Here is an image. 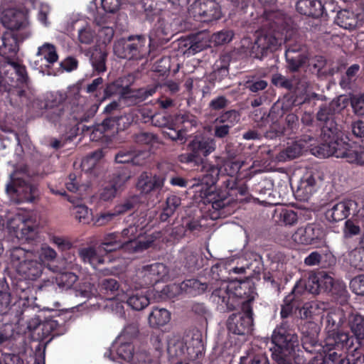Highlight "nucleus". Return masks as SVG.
I'll use <instances>...</instances> for the list:
<instances>
[{
	"label": "nucleus",
	"instance_id": "34",
	"mask_svg": "<svg viewBox=\"0 0 364 364\" xmlns=\"http://www.w3.org/2000/svg\"><path fill=\"white\" fill-rule=\"evenodd\" d=\"M336 23L341 28L352 30L363 26L364 16L355 15L348 10H342L337 14Z\"/></svg>",
	"mask_w": 364,
	"mask_h": 364
},
{
	"label": "nucleus",
	"instance_id": "23",
	"mask_svg": "<svg viewBox=\"0 0 364 364\" xmlns=\"http://www.w3.org/2000/svg\"><path fill=\"white\" fill-rule=\"evenodd\" d=\"M287 60L290 63L291 68L311 67L312 68H323L328 65L327 61L322 56H316L311 59L299 53L296 48H289L286 51Z\"/></svg>",
	"mask_w": 364,
	"mask_h": 364
},
{
	"label": "nucleus",
	"instance_id": "20",
	"mask_svg": "<svg viewBox=\"0 0 364 364\" xmlns=\"http://www.w3.org/2000/svg\"><path fill=\"white\" fill-rule=\"evenodd\" d=\"M360 208L358 203L351 198H346L335 204L330 205L325 212V217L329 222L336 223L345 219Z\"/></svg>",
	"mask_w": 364,
	"mask_h": 364
},
{
	"label": "nucleus",
	"instance_id": "3",
	"mask_svg": "<svg viewBox=\"0 0 364 364\" xmlns=\"http://www.w3.org/2000/svg\"><path fill=\"white\" fill-rule=\"evenodd\" d=\"M322 348L324 355L320 364H350L349 355L358 360L363 354L364 360V350L360 349L354 336L342 330L327 334Z\"/></svg>",
	"mask_w": 364,
	"mask_h": 364
},
{
	"label": "nucleus",
	"instance_id": "12",
	"mask_svg": "<svg viewBox=\"0 0 364 364\" xmlns=\"http://www.w3.org/2000/svg\"><path fill=\"white\" fill-rule=\"evenodd\" d=\"M344 107L345 105L341 106L340 100H334L328 105L320 107L316 114V119L322 123L321 136L323 141V144H329L330 141L335 140L343 135L342 131L335 121V114Z\"/></svg>",
	"mask_w": 364,
	"mask_h": 364
},
{
	"label": "nucleus",
	"instance_id": "61",
	"mask_svg": "<svg viewBox=\"0 0 364 364\" xmlns=\"http://www.w3.org/2000/svg\"><path fill=\"white\" fill-rule=\"evenodd\" d=\"M14 333V327L10 323L0 324V346H6L12 339Z\"/></svg>",
	"mask_w": 364,
	"mask_h": 364
},
{
	"label": "nucleus",
	"instance_id": "31",
	"mask_svg": "<svg viewBox=\"0 0 364 364\" xmlns=\"http://www.w3.org/2000/svg\"><path fill=\"white\" fill-rule=\"evenodd\" d=\"M280 44L279 40L271 34H262L257 36L250 51V55L256 58H262L270 50H275Z\"/></svg>",
	"mask_w": 364,
	"mask_h": 364
},
{
	"label": "nucleus",
	"instance_id": "30",
	"mask_svg": "<svg viewBox=\"0 0 364 364\" xmlns=\"http://www.w3.org/2000/svg\"><path fill=\"white\" fill-rule=\"evenodd\" d=\"M129 178L126 173H114L112 179L105 183L100 192V198L104 201H109L116 197L117 192L122 188Z\"/></svg>",
	"mask_w": 364,
	"mask_h": 364
},
{
	"label": "nucleus",
	"instance_id": "43",
	"mask_svg": "<svg viewBox=\"0 0 364 364\" xmlns=\"http://www.w3.org/2000/svg\"><path fill=\"white\" fill-rule=\"evenodd\" d=\"M348 325L353 333L352 336L360 346V343H364V317L358 314H351L348 318Z\"/></svg>",
	"mask_w": 364,
	"mask_h": 364
},
{
	"label": "nucleus",
	"instance_id": "33",
	"mask_svg": "<svg viewBox=\"0 0 364 364\" xmlns=\"http://www.w3.org/2000/svg\"><path fill=\"white\" fill-rule=\"evenodd\" d=\"M148 153L132 148L121 149L115 155V161L118 164H132L142 166L146 162Z\"/></svg>",
	"mask_w": 364,
	"mask_h": 364
},
{
	"label": "nucleus",
	"instance_id": "14",
	"mask_svg": "<svg viewBox=\"0 0 364 364\" xmlns=\"http://www.w3.org/2000/svg\"><path fill=\"white\" fill-rule=\"evenodd\" d=\"M254 318L252 306L242 304L241 311L232 314L227 321V328L230 333L238 336L251 334L253 331Z\"/></svg>",
	"mask_w": 364,
	"mask_h": 364
},
{
	"label": "nucleus",
	"instance_id": "50",
	"mask_svg": "<svg viewBox=\"0 0 364 364\" xmlns=\"http://www.w3.org/2000/svg\"><path fill=\"white\" fill-rule=\"evenodd\" d=\"M181 198L176 195H171L166 200V205L159 215L161 222H166L173 215L176 210L181 205Z\"/></svg>",
	"mask_w": 364,
	"mask_h": 364
},
{
	"label": "nucleus",
	"instance_id": "27",
	"mask_svg": "<svg viewBox=\"0 0 364 364\" xmlns=\"http://www.w3.org/2000/svg\"><path fill=\"white\" fill-rule=\"evenodd\" d=\"M18 50L17 40L11 32H6L0 36V55L4 59L5 65L18 68L19 65L16 60Z\"/></svg>",
	"mask_w": 364,
	"mask_h": 364
},
{
	"label": "nucleus",
	"instance_id": "25",
	"mask_svg": "<svg viewBox=\"0 0 364 364\" xmlns=\"http://www.w3.org/2000/svg\"><path fill=\"white\" fill-rule=\"evenodd\" d=\"M272 83L276 87L286 89L291 92L290 100L294 107L303 105L308 100V95L304 90L299 91L295 87L293 80L287 78L281 74L275 73L272 76Z\"/></svg>",
	"mask_w": 364,
	"mask_h": 364
},
{
	"label": "nucleus",
	"instance_id": "24",
	"mask_svg": "<svg viewBox=\"0 0 364 364\" xmlns=\"http://www.w3.org/2000/svg\"><path fill=\"white\" fill-rule=\"evenodd\" d=\"M318 173L311 168L306 171L301 178L296 190L294 191L296 198L301 201H307L316 191Z\"/></svg>",
	"mask_w": 364,
	"mask_h": 364
},
{
	"label": "nucleus",
	"instance_id": "49",
	"mask_svg": "<svg viewBox=\"0 0 364 364\" xmlns=\"http://www.w3.org/2000/svg\"><path fill=\"white\" fill-rule=\"evenodd\" d=\"M274 218L277 221L284 225H294L298 221L297 213L288 208H277L274 210Z\"/></svg>",
	"mask_w": 364,
	"mask_h": 364
},
{
	"label": "nucleus",
	"instance_id": "47",
	"mask_svg": "<svg viewBox=\"0 0 364 364\" xmlns=\"http://www.w3.org/2000/svg\"><path fill=\"white\" fill-rule=\"evenodd\" d=\"M164 186V179L158 176L149 177L141 175L138 180L136 186L143 193H149L151 191L161 188Z\"/></svg>",
	"mask_w": 364,
	"mask_h": 364
},
{
	"label": "nucleus",
	"instance_id": "22",
	"mask_svg": "<svg viewBox=\"0 0 364 364\" xmlns=\"http://www.w3.org/2000/svg\"><path fill=\"white\" fill-rule=\"evenodd\" d=\"M8 228L19 240H31L33 237L34 221L28 215L17 214L8 222Z\"/></svg>",
	"mask_w": 364,
	"mask_h": 364
},
{
	"label": "nucleus",
	"instance_id": "16",
	"mask_svg": "<svg viewBox=\"0 0 364 364\" xmlns=\"http://www.w3.org/2000/svg\"><path fill=\"white\" fill-rule=\"evenodd\" d=\"M65 98L62 94L58 92H50L46 95L43 108L47 110L46 117L52 123H62L64 117L68 118V125L72 127L70 123L73 124V121L69 118L70 113L73 112V107L77 105L72 106L70 111L65 109L63 102Z\"/></svg>",
	"mask_w": 364,
	"mask_h": 364
},
{
	"label": "nucleus",
	"instance_id": "21",
	"mask_svg": "<svg viewBox=\"0 0 364 364\" xmlns=\"http://www.w3.org/2000/svg\"><path fill=\"white\" fill-rule=\"evenodd\" d=\"M201 166L202 174L199 176L198 181L200 183V186H205V190L203 193V188L199 191L201 192L200 197L205 205L208 206V210H210L211 203L205 202V196L209 192H215L214 186L219 179V176L221 169L218 166L208 164L206 161L199 164ZM218 190L216 191L218 192Z\"/></svg>",
	"mask_w": 364,
	"mask_h": 364
},
{
	"label": "nucleus",
	"instance_id": "9",
	"mask_svg": "<svg viewBox=\"0 0 364 364\" xmlns=\"http://www.w3.org/2000/svg\"><path fill=\"white\" fill-rule=\"evenodd\" d=\"M136 230V228L130 226L124 229L122 232H117L107 234L98 247V252L100 254H107L119 249H123L129 252H139L147 250L151 246L152 241H141L131 238L127 241L122 240V238L128 237L129 235L135 237L134 233Z\"/></svg>",
	"mask_w": 364,
	"mask_h": 364
},
{
	"label": "nucleus",
	"instance_id": "56",
	"mask_svg": "<svg viewBox=\"0 0 364 364\" xmlns=\"http://www.w3.org/2000/svg\"><path fill=\"white\" fill-rule=\"evenodd\" d=\"M301 120L303 124V127L301 128V132L302 133H304L306 132L310 133L309 134L302 135L301 140L306 143L311 142V141L314 140V139L316 138V134H312L311 130L309 128V127H311L313 125L314 117L311 114L305 112L303 114Z\"/></svg>",
	"mask_w": 364,
	"mask_h": 364
},
{
	"label": "nucleus",
	"instance_id": "29",
	"mask_svg": "<svg viewBox=\"0 0 364 364\" xmlns=\"http://www.w3.org/2000/svg\"><path fill=\"white\" fill-rule=\"evenodd\" d=\"M174 121L176 124H181L182 127L176 129L168 125L165 127L166 129L163 132L165 137L173 141L183 140L185 134L184 130L196 125V117L188 113L176 115Z\"/></svg>",
	"mask_w": 364,
	"mask_h": 364
},
{
	"label": "nucleus",
	"instance_id": "35",
	"mask_svg": "<svg viewBox=\"0 0 364 364\" xmlns=\"http://www.w3.org/2000/svg\"><path fill=\"white\" fill-rule=\"evenodd\" d=\"M142 272L144 273L146 284L154 285L162 279L166 275L168 271L166 265L162 263L155 262L144 266Z\"/></svg>",
	"mask_w": 364,
	"mask_h": 364
},
{
	"label": "nucleus",
	"instance_id": "10",
	"mask_svg": "<svg viewBox=\"0 0 364 364\" xmlns=\"http://www.w3.org/2000/svg\"><path fill=\"white\" fill-rule=\"evenodd\" d=\"M306 282L307 290L312 294L326 292L341 304L347 300L348 291L345 284L335 282L333 277L323 271L310 274Z\"/></svg>",
	"mask_w": 364,
	"mask_h": 364
},
{
	"label": "nucleus",
	"instance_id": "46",
	"mask_svg": "<svg viewBox=\"0 0 364 364\" xmlns=\"http://www.w3.org/2000/svg\"><path fill=\"white\" fill-rule=\"evenodd\" d=\"M149 323L151 328H159L171 320V313L164 308H154L149 315Z\"/></svg>",
	"mask_w": 364,
	"mask_h": 364
},
{
	"label": "nucleus",
	"instance_id": "52",
	"mask_svg": "<svg viewBox=\"0 0 364 364\" xmlns=\"http://www.w3.org/2000/svg\"><path fill=\"white\" fill-rule=\"evenodd\" d=\"M273 188L274 183L272 180L264 178L253 185L252 191L260 197L264 198L272 195Z\"/></svg>",
	"mask_w": 364,
	"mask_h": 364
},
{
	"label": "nucleus",
	"instance_id": "57",
	"mask_svg": "<svg viewBox=\"0 0 364 364\" xmlns=\"http://www.w3.org/2000/svg\"><path fill=\"white\" fill-rule=\"evenodd\" d=\"M127 304L134 310L140 311L149 304V299L143 294H133L127 298Z\"/></svg>",
	"mask_w": 364,
	"mask_h": 364
},
{
	"label": "nucleus",
	"instance_id": "5",
	"mask_svg": "<svg viewBox=\"0 0 364 364\" xmlns=\"http://www.w3.org/2000/svg\"><path fill=\"white\" fill-rule=\"evenodd\" d=\"M271 341L273 346L270 348L272 357L277 363L287 364L294 360L296 364H304V360L296 355L299 341L297 334L287 321H283L272 332Z\"/></svg>",
	"mask_w": 364,
	"mask_h": 364
},
{
	"label": "nucleus",
	"instance_id": "37",
	"mask_svg": "<svg viewBox=\"0 0 364 364\" xmlns=\"http://www.w3.org/2000/svg\"><path fill=\"white\" fill-rule=\"evenodd\" d=\"M245 272V267H234L228 269L226 264H216L211 267L213 278L221 282L235 280L232 274H242Z\"/></svg>",
	"mask_w": 364,
	"mask_h": 364
},
{
	"label": "nucleus",
	"instance_id": "59",
	"mask_svg": "<svg viewBox=\"0 0 364 364\" xmlns=\"http://www.w3.org/2000/svg\"><path fill=\"white\" fill-rule=\"evenodd\" d=\"M78 277L73 272H66L56 277V282L60 287L70 289L77 281Z\"/></svg>",
	"mask_w": 364,
	"mask_h": 364
},
{
	"label": "nucleus",
	"instance_id": "41",
	"mask_svg": "<svg viewBox=\"0 0 364 364\" xmlns=\"http://www.w3.org/2000/svg\"><path fill=\"white\" fill-rule=\"evenodd\" d=\"M99 289L100 292L104 294L106 299L108 300H121L119 296V284L112 278H105L99 283Z\"/></svg>",
	"mask_w": 364,
	"mask_h": 364
},
{
	"label": "nucleus",
	"instance_id": "64",
	"mask_svg": "<svg viewBox=\"0 0 364 364\" xmlns=\"http://www.w3.org/2000/svg\"><path fill=\"white\" fill-rule=\"evenodd\" d=\"M350 103L353 112L356 115H364V93L351 97Z\"/></svg>",
	"mask_w": 364,
	"mask_h": 364
},
{
	"label": "nucleus",
	"instance_id": "2",
	"mask_svg": "<svg viewBox=\"0 0 364 364\" xmlns=\"http://www.w3.org/2000/svg\"><path fill=\"white\" fill-rule=\"evenodd\" d=\"M241 168L239 161L228 160L224 162L223 169L226 176H222V186L218 192H209L205 202L211 203V208L220 210L234 202L242 201L247 193V186L242 181L235 178Z\"/></svg>",
	"mask_w": 364,
	"mask_h": 364
},
{
	"label": "nucleus",
	"instance_id": "11",
	"mask_svg": "<svg viewBox=\"0 0 364 364\" xmlns=\"http://www.w3.org/2000/svg\"><path fill=\"white\" fill-rule=\"evenodd\" d=\"M159 33H162V31H158L156 36L153 33L150 35L149 47L146 46V39L140 36L129 38L128 40L120 39L114 43V52L120 58L141 59L150 53L149 47L154 46L156 43V37H159V43H164V40L160 36Z\"/></svg>",
	"mask_w": 364,
	"mask_h": 364
},
{
	"label": "nucleus",
	"instance_id": "6",
	"mask_svg": "<svg viewBox=\"0 0 364 364\" xmlns=\"http://www.w3.org/2000/svg\"><path fill=\"white\" fill-rule=\"evenodd\" d=\"M93 116L94 114L92 112L85 111L82 106L77 105L73 107L69 119L73 121V124L70 123V125L75 127L77 132H81L82 134L91 131L90 139L96 141L101 140L103 137H109L110 134L114 132L115 129H120V122L123 120L122 115L107 116L102 123L92 127L83 124L89 122Z\"/></svg>",
	"mask_w": 364,
	"mask_h": 364
},
{
	"label": "nucleus",
	"instance_id": "17",
	"mask_svg": "<svg viewBox=\"0 0 364 364\" xmlns=\"http://www.w3.org/2000/svg\"><path fill=\"white\" fill-rule=\"evenodd\" d=\"M216 145L214 139L202 135L196 136L188 144V153L186 158L188 163L199 164L205 161L202 156H207L215 150Z\"/></svg>",
	"mask_w": 364,
	"mask_h": 364
},
{
	"label": "nucleus",
	"instance_id": "1",
	"mask_svg": "<svg viewBox=\"0 0 364 364\" xmlns=\"http://www.w3.org/2000/svg\"><path fill=\"white\" fill-rule=\"evenodd\" d=\"M66 322L67 314L57 310L50 311L43 321L37 317L27 322V329L32 341L38 342L34 347V364H45L47 345L54 337L63 335L67 331Z\"/></svg>",
	"mask_w": 364,
	"mask_h": 364
},
{
	"label": "nucleus",
	"instance_id": "62",
	"mask_svg": "<svg viewBox=\"0 0 364 364\" xmlns=\"http://www.w3.org/2000/svg\"><path fill=\"white\" fill-rule=\"evenodd\" d=\"M75 218L83 224H89L92 220V211L85 205H79L75 208Z\"/></svg>",
	"mask_w": 364,
	"mask_h": 364
},
{
	"label": "nucleus",
	"instance_id": "8",
	"mask_svg": "<svg viewBox=\"0 0 364 364\" xmlns=\"http://www.w3.org/2000/svg\"><path fill=\"white\" fill-rule=\"evenodd\" d=\"M202 335L193 333L191 338L187 335L172 334L167 338V351L170 356L196 360L204 353Z\"/></svg>",
	"mask_w": 364,
	"mask_h": 364
},
{
	"label": "nucleus",
	"instance_id": "39",
	"mask_svg": "<svg viewBox=\"0 0 364 364\" xmlns=\"http://www.w3.org/2000/svg\"><path fill=\"white\" fill-rule=\"evenodd\" d=\"M179 258L182 265L189 272H194L199 269L203 262L202 259L200 262L199 261V256L196 252L188 248L183 249L180 252Z\"/></svg>",
	"mask_w": 364,
	"mask_h": 364
},
{
	"label": "nucleus",
	"instance_id": "28",
	"mask_svg": "<svg viewBox=\"0 0 364 364\" xmlns=\"http://www.w3.org/2000/svg\"><path fill=\"white\" fill-rule=\"evenodd\" d=\"M210 38L206 33H200L187 38L180 39L178 48L184 55H194L210 46Z\"/></svg>",
	"mask_w": 364,
	"mask_h": 364
},
{
	"label": "nucleus",
	"instance_id": "15",
	"mask_svg": "<svg viewBox=\"0 0 364 364\" xmlns=\"http://www.w3.org/2000/svg\"><path fill=\"white\" fill-rule=\"evenodd\" d=\"M6 193L16 203L33 202L37 196V188L17 176L15 173L10 176V181L6 186Z\"/></svg>",
	"mask_w": 364,
	"mask_h": 364
},
{
	"label": "nucleus",
	"instance_id": "32",
	"mask_svg": "<svg viewBox=\"0 0 364 364\" xmlns=\"http://www.w3.org/2000/svg\"><path fill=\"white\" fill-rule=\"evenodd\" d=\"M193 10L195 16L204 17V21H213L220 17L218 4L213 0H199L194 3Z\"/></svg>",
	"mask_w": 364,
	"mask_h": 364
},
{
	"label": "nucleus",
	"instance_id": "18",
	"mask_svg": "<svg viewBox=\"0 0 364 364\" xmlns=\"http://www.w3.org/2000/svg\"><path fill=\"white\" fill-rule=\"evenodd\" d=\"M291 237L296 243L317 248L324 243L325 232L320 225L309 223L305 227L299 228Z\"/></svg>",
	"mask_w": 364,
	"mask_h": 364
},
{
	"label": "nucleus",
	"instance_id": "45",
	"mask_svg": "<svg viewBox=\"0 0 364 364\" xmlns=\"http://www.w3.org/2000/svg\"><path fill=\"white\" fill-rule=\"evenodd\" d=\"M33 253L20 247H15L9 250V259L11 266L18 272L20 267L32 257Z\"/></svg>",
	"mask_w": 364,
	"mask_h": 364
},
{
	"label": "nucleus",
	"instance_id": "60",
	"mask_svg": "<svg viewBox=\"0 0 364 364\" xmlns=\"http://www.w3.org/2000/svg\"><path fill=\"white\" fill-rule=\"evenodd\" d=\"M303 150V146L297 142H294L287 146L281 153V156L284 159H293L299 156Z\"/></svg>",
	"mask_w": 364,
	"mask_h": 364
},
{
	"label": "nucleus",
	"instance_id": "7",
	"mask_svg": "<svg viewBox=\"0 0 364 364\" xmlns=\"http://www.w3.org/2000/svg\"><path fill=\"white\" fill-rule=\"evenodd\" d=\"M313 154L320 158L334 156L345 159L346 162L353 165L364 166V146L355 142H350L344 134L338 139L330 141L329 144H321L313 149Z\"/></svg>",
	"mask_w": 364,
	"mask_h": 364
},
{
	"label": "nucleus",
	"instance_id": "19",
	"mask_svg": "<svg viewBox=\"0 0 364 364\" xmlns=\"http://www.w3.org/2000/svg\"><path fill=\"white\" fill-rule=\"evenodd\" d=\"M307 290L306 279H300L294 285L291 293L285 296L282 305L280 315L282 318H288L294 311L301 308Z\"/></svg>",
	"mask_w": 364,
	"mask_h": 364
},
{
	"label": "nucleus",
	"instance_id": "58",
	"mask_svg": "<svg viewBox=\"0 0 364 364\" xmlns=\"http://www.w3.org/2000/svg\"><path fill=\"white\" fill-rule=\"evenodd\" d=\"M239 364H270L265 353H250L240 357Z\"/></svg>",
	"mask_w": 364,
	"mask_h": 364
},
{
	"label": "nucleus",
	"instance_id": "42",
	"mask_svg": "<svg viewBox=\"0 0 364 364\" xmlns=\"http://www.w3.org/2000/svg\"><path fill=\"white\" fill-rule=\"evenodd\" d=\"M75 26L78 31V40L81 43L90 44L96 37V33L91 24L85 19L80 18L75 22Z\"/></svg>",
	"mask_w": 364,
	"mask_h": 364
},
{
	"label": "nucleus",
	"instance_id": "63",
	"mask_svg": "<svg viewBox=\"0 0 364 364\" xmlns=\"http://www.w3.org/2000/svg\"><path fill=\"white\" fill-rule=\"evenodd\" d=\"M106 52L102 49H95L90 58V62L94 68H105Z\"/></svg>",
	"mask_w": 364,
	"mask_h": 364
},
{
	"label": "nucleus",
	"instance_id": "13",
	"mask_svg": "<svg viewBox=\"0 0 364 364\" xmlns=\"http://www.w3.org/2000/svg\"><path fill=\"white\" fill-rule=\"evenodd\" d=\"M28 279H18L14 284V292L18 297L17 302H15L14 307L21 309V311L16 309V316L18 321H23L26 317H28L31 310H34L37 305L36 304V297L33 292L35 289L31 285Z\"/></svg>",
	"mask_w": 364,
	"mask_h": 364
},
{
	"label": "nucleus",
	"instance_id": "40",
	"mask_svg": "<svg viewBox=\"0 0 364 364\" xmlns=\"http://www.w3.org/2000/svg\"><path fill=\"white\" fill-rule=\"evenodd\" d=\"M326 335L341 331V327L345 321L343 311L336 309L328 312L325 317Z\"/></svg>",
	"mask_w": 364,
	"mask_h": 364
},
{
	"label": "nucleus",
	"instance_id": "4",
	"mask_svg": "<svg viewBox=\"0 0 364 364\" xmlns=\"http://www.w3.org/2000/svg\"><path fill=\"white\" fill-rule=\"evenodd\" d=\"M255 288L250 279L243 280L235 277V280L221 282L211 294V299L221 311H230L242 304L252 305L255 299Z\"/></svg>",
	"mask_w": 364,
	"mask_h": 364
},
{
	"label": "nucleus",
	"instance_id": "26",
	"mask_svg": "<svg viewBox=\"0 0 364 364\" xmlns=\"http://www.w3.org/2000/svg\"><path fill=\"white\" fill-rule=\"evenodd\" d=\"M240 119L239 112L235 109L226 111L218 116L214 121V136L218 139L226 137Z\"/></svg>",
	"mask_w": 364,
	"mask_h": 364
},
{
	"label": "nucleus",
	"instance_id": "36",
	"mask_svg": "<svg viewBox=\"0 0 364 364\" xmlns=\"http://www.w3.org/2000/svg\"><path fill=\"white\" fill-rule=\"evenodd\" d=\"M3 23L6 27L11 31H19L27 26L28 20L23 12L10 10L6 11L4 15Z\"/></svg>",
	"mask_w": 364,
	"mask_h": 364
},
{
	"label": "nucleus",
	"instance_id": "44",
	"mask_svg": "<svg viewBox=\"0 0 364 364\" xmlns=\"http://www.w3.org/2000/svg\"><path fill=\"white\" fill-rule=\"evenodd\" d=\"M296 9L301 14L317 17L321 14L323 6L317 0H299Z\"/></svg>",
	"mask_w": 364,
	"mask_h": 364
},
{
	"label": "nucleus",
	"instance_id": "38",
	"mask_svg": "<svg viewBox=\"0 0 364 364\" xmlns=\"http://www.w3.org/2000/svg\"><path fill=\"white\" fill-rule=\"evenodd\" d=\"M43 269L44 266L41 262L31 257L20 267L18 274L26 279L33 281L41 276Z\"/></svg>",
	"mask_w": 364,
	"mask_h": 364
},
{
	"label": "nucleus",
	"instance_id": "48",
	"mask_svg": "<svg viewBox=\"0 0 364 364\" xmlns=\"http://www.w3.org/2000/svg\"><path fill=\"white\" fill-rule=\"evenodd\" d=\"M207 287L206 283H203L197 279H186L180 284L181 291L191 296L203 294Z\"/></svg>",
	"mask_w": 364,
	"mask_h": 364
},
{
	"label": "nucleus",
	"instance_id": "53",
	"mask_svg": "<svg viewBox=\"0 0 364 364\" xmlns=\"http://www.w3.org/2000/svg\"><path fill=\"white\" fill-rule=\"evenodd\" d=\"M37 55L43 57L50 65H53L58 60L55 46L49 43H45L38 47Z\"/></svg>",
	"mask_w": 364,
	"mask_h": 364
},
{
	"label": "nucleus",
	"instance_id": "54",
	"mask_svg": "<svg viewBox=\"0 0 364 364\" xmlns=\"http://www.w3.org/2000/svg\"><path fill=\"white\" fill-rule=\"evenodd\" d=\"M79 255L83 262H88L91 264L104 262V259H102L98 255L96 250L91 247L80 249L79 250Z\"/></svg>",
	"mask_w": 364,
	"mask_h": 364
},
{
	"label": "nucleus",
	"instance_id": "55",
	"mask_svg": "<svg viewBox=\"0 0 364 364\" xmlns=\"http://www.w3.org/2000/svg\"><path fill=\"white\" fill-rule=\"evenodd\" d=\"M148 119L144 118V122H150L151 124L158 127H165L170 124L173 121L171 115H168L165 112H157L147 117Z\"/></svg>",
	"mask_w": 364,
	"mask_h": 364
},
{
	"label": "nucleus",
	"instance_id": "51",
	"mask_svg": "<svg viewBox=\"0 0 364 364\" xmlns=\"http://www.w3.org/2000/svg\"><path fill=\"white\" fill-rule=\"evenodd\" d=\"M5 278L0 279V314H6L11 309V294Z\"/></svg>",
	"mask_w": 364,
	"mask_h": 364
}]
</instances>
